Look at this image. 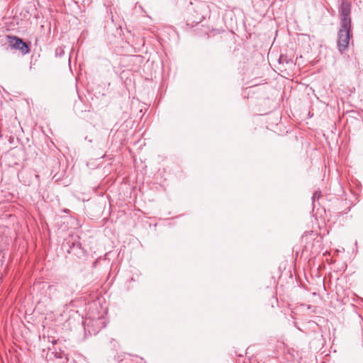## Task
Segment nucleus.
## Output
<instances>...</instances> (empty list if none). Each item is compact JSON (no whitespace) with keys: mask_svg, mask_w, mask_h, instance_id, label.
<instances>
[{"mask_svg":"<svg viewBox=\"0 0 363 363\" xmlns=\"http://www.w3.org/2000/svg\"><path fill=\"white\" fill-rule=\"evenodd\" d=\"M320 192H318V191H315V192L314 193V194H313V199H315V197H318H318L320 196Z\"/></svg>","mask_w":363,"mask_h":363,"instance_id":"39448f33","label":"nucleus"},{"mask_svg":"<svg viewBox=\"0 0 363 363\" xmlns=\"http://www.w3.org/2000/svg\"><path fill=\"white\" fill-rule=\"evenodd\" d=\"M340 25L351 26V6L347 1H342L340 6Z\"/></svg>","mask_w":363,"mask_h":363,"instance_id":"f03ea898","label":"nucleus"},{"mask_svg":"<svg viewBox=\"0 0 363 363\" xmlns=\"http://www.w3.org/2000/svg\"><path fill=\"white\" fill-rule=\"evenodd\" d=\"M61 287L66 295H72L74 293V289L71 287H68L67 289L65 287V286H62Z\"/></svg>","mask_w":363,"mask_h":363,"instance_id":"20e7f679","label":"nucleus"},{"mask_svg":"<svg viewBox=\"0 0 363 363\" xmlns=\"http://www.w3.org/2000/svg\"><path fill=\"white\" fill-rule=\"evenodd\" d=\"M350 29L351 26L340 25L338 32L337 46L342 53L347 49L350 40L352 36Z\"/></svg>","mask_w":363,"mask_h":363,"instance_id":"f257e3e1","label":"nucleus"},{"mask_svg":"<svg viewBox=\"0 0 363 363\" xmlns=\"http://www.w3.org/2000/svg\"><path fill=\"white\" fill-rule=\"evenodd\" d=\"M8 38L9 45L12 48L20 50L23 55L28 54L30 52L28 45L21 38L16 36H9Z\"/></svg>","mask_w":363,"mask_h":363,"instance_id":"7ed1b4c3","label":"nucleus"}]
</instances>
